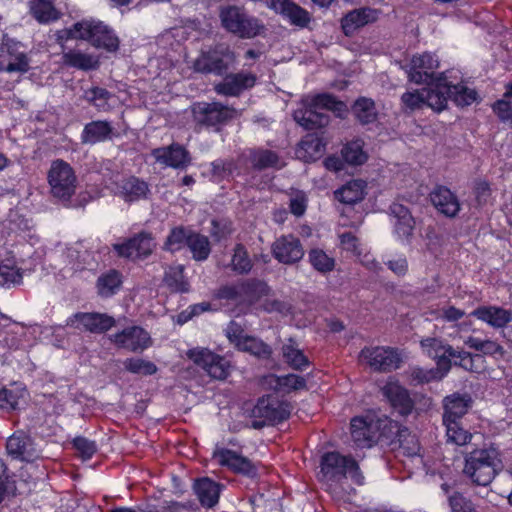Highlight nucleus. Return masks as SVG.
<instances>
[{
    "instance_id": "nucleus-1",
    "label": "nucleus",
    "mask_w": 512,
    "mask_h": 512,
    "mask_svg": "<svg viewBox=\"0 0 512 512\" xmlns=\"http://www.w3.org/2000/svg\"><path fill=\"white\" fill-rule=\"evenodd\" d=\"M347 478L357 486L365 484V476L353 455L339 451H327L321 455L317 479L326 492L332 493Z\"/></svg>"
},
{
    "instance_id": "nucleus-2",
    "label": "nucleus",
    "mask_w": 512,
    "mask_h": 512,
    "mask_svg": "<svg viewBox=\"0 0 512 512\" xmlns=\"http://www.w3.org/2000/svg\"><path fill=\"white\" fill-rule=\"evenodd\" d=\"M500 464L496 448H477L466 454L463 473L475 485L488 486L498 474Z\"/></svg>"
},
{
    "instance_id": "nucleus-3",
    "label": "nucleus",
    "mask_w": 512,
    "mask_h": 512,
    "mask_svg": "<svg viewBox=\"0 0 512 512\" xmlns=\"http://www.w3.org/2000/svg\"><path fill=\"white\" fill-rule=\"evenodd\" d=\"M420 346L423 353L436 362V367L442 370V375H446L453 364L466 370L472 369L473 358L471 353L456 350L440 338H424L420 341Z\"/></svg>"
},
{
    "instance_id": "nucleus-4",
    "label": "nucleus",
    "mask_w": 512,
    "mask_h": 512,
    "mask_svg": "<svg viewBox=\"0 0 512 512\" xmlns=\"http://www.w3.org/2000/svg\"><path fill=\"white\" fill-rule=\"evenodd\" d=\"M235 60L234 52L225 44H216L202 50L193 62L195 72L223 76Z\"/></svg>"
},
{
    "instance_id": "nucleus-5",
    "label": "nucleus",
    "mask_w": 512,
    "mask_h": 512,
    "mask_svg": "<svg viewBox=\"0 0 512 512\" xmlns=\"http://www.w3.org/2000/svg\"><path fill=\"white\" fill-rule=\"evenodd\" d=\"M267 393L258 397V428L264 425L275 426L288 420L291 415V402L276 391L266 390Z\"/></svg>"
},
{
    "instance_id": "nucleus-6",
    "label": "nucleus",
    "mask_w": 512,
    "mask_h": 512,
    "mask_svg": "<svg viewBox=\"0 0 512 512\" xmlns=\"http://www.w3.org/2000/svg\"><path fill=\"white\" fill-rule=\"evenodd\" d=\"M83 34L80 40L88 42L96 49H102L110 53L118 51L120 39L114 29L101 20L82 19L78 21V26L82 27Z\"/></svg>"
},
{
    "instance_id": "nucleus-7",
    "label": "nucleus",
    "mask_w": 512,
    "mask_h": 512,
    "mask_svg": "<svg viewBox=\"0 0 512 512\" xmlns=\"http://www.w3.org/2000/svg\"><path fill=\"white\" fill-rule=\"evenodd\" d=\"M360 358L372 371L379 373L395 371L403 363L401 350L391 346H365L360 351Z\"/></svg>"
},
{
    "instance_id": "nucleus-8",
    "label": "nucleus",
    "mask_w": 512,
    "mask_h": 512,
    "mask_svg": "<svg viewBox=\"0 0 512 512\" xmlns=\"http://www.w3.org/2000/svg\"><path fill=\"white\" fill-rule=\"evenodd\" d=\"M47 179L54 197L69 200L75 193L77 178L73 168L64 160L52 162Z\"/></svg>"
},
{
    "instance_id": "nucleus-9",
    "label": "nucleus",
    "mask_w": 512,
    "mask_h": 512,
    "mask_svg": "<svg viewBox=\"0 0 512 512\" xmlns=\"http://www.w3.org/2000/svg\"><path fill=\"white\" fill-rule=\"evenodd\" d=\"M194 122L202 127H219L233 118L234 109L221 102H195L191 106Z\"/></svg>"
},
{
    "instance_id": "nucleus-10",
    "label": "nucleus",
    "mask_w": 512,
    "mask_h": 512,
    "mask_svg": "<svg viewBox=\"0 0 512 512\" xmlns=\"http://www.w3.org/2000/svg\"><path fill=\"white\" fill-rule=\"evenodd\" d=\"M187 357L213 379L224 380L230 374V361L208 348L196 347L189 349Z\"/></svg>"
},
{
    "instance_id": "nucleus-11",
    "label": "nucleus",
    "mask_w": 512,
    "mask_h": 512,
    "mask_svg": "<svg viewBox=\"0 0 512 512\" xmlns=\"http://www.w3.org/2000/svg\"><path fill=\"white\" fill-rule=\"evenodd\" d=\"M219 18L222 27L239 38L246 39L256 36V28L245 10L235 5L220 8Z\"/></svg>"
},
{
    "instance_id": "nucleus-12",
    "label": "nucleus",
    "mask_w": 512,
    "mask_h": 512,
    "mask_svg": "<svg viewBox=\"0 0 512 512\" xmlns=\"http://www.w3.org/2000/svg\"><path fill=\"white\" fill-rule=\"evenodd\" d=\"M381 394L391 409L401 417H407L415 409V401L410 391L395 377H389L381 387Z\"/></svg>"
},
{
    "instance_id": "nucleus-13",
    "label": "nucleus",
    "mask_w": 512,
    "mask_h": 512,
    "mask_svg": "<svg viewBox=\"0 0 512 512\" xmlns=\"http://www.w3.org/2000/svg\"><path fill=\"white\" fill-rule=\"evenodd\" d=\"M110 339L116 347L133 353H142L153 345L150 333L138 325L125 327Z\"/></svg>"
},
{
    "instance_id": "nucleus-14",
    "label": "nucleus",
    "mask_w": 512,
    "mask_h": 512,
    "mask_svg": "<svg viewBox=\"0 0 512 512\" xmlns=\"http://www.w3.org/2000/svg\"><path fill=\"white\" fill-rule=\"evenodd\" d=\"M20 42L5 39L0 47V73H26L30 69L29 58L21 50Z\"/></svg>"
},
{
    "instance_id": "nucleus-15",
    "label": "nucleus",
    "mask_w": 512,
    "mask_h": 512,
    "mask_svg": "<svg viewBox=\"0 0 512 512\" xmlns=\"http://www.w3.org/2000/svg\"><path fill=\"white\" fill-rule=\"evenodd\" d=\"M349 431L356 448H371L377 441V419L371 415H356L350 419Z\"/></svg>"
},
{
    "instance_id": "nucleus-16",
    "label": "nucleus",
    "mask_w": 512,
    "mask_h": 512,
    "mask_svg": "<svg viewBox=\"0 0 512 512\" xmlns=\"http://www.w3.org/2000/svg\"><path fill=\"white\" fill-rule=\"evenodd\" d=\"M67 326L91 333H105L115 326L112 316L99 312H77L66 320Z\"/></svg>"
},
{
    "instance_id": "nucleus-17",
    "label": "nucleus",
    "mask_w": 512,
    "mask_h": 512,
    "mask_svg": "<svg viewBox=\"0 0 512 512\" xmlns=\"http://www.w3.org/2000/svg\"><path fill=\"white\" fill-rule=\"evenodd\" d=\"M115 195L127 204L147 200L151 196L150 185L137 176H126L115 182Z\"/></svg>"
},
{
    "instance_id": "nucleus-18",
    "label": "nucleus",
    "mask_w": 512,
    "mask_h": 512,
    "mask_svg": "<svg viewBox=\"0 0 512 512\" xmlns=\"http://www.w3.org/2000/svg\"><path fill=\"white\" fill-rule=\"evenodd\" d=\"M6 451L13 460L22 462H33L39 456L33 439L22 430L7 438Z\"/></svg>"
},
{
    "instance_id": "nucleus-19",
    "label": "nucleus",
    "mask_w": 512,
    "mask_h": 512,
    "mask_svg": "<svg viewBox=\"0 0 512 512\" xmlns=\"http://www.w3.org/2000/svg\"><path fill=\"white\" fill-rule=\"evenodd\" d=\"M258 388L276 391L286 397L292 391L305 389L306 380L304 377L292 373L283 376L267 374L258 378Z\"/></svg>"
},
{
    "instance_id": "nucleus-20",
    "label": "nucleus",
    "mask_w": 512,
    "mask_h": 512,
    "mask_svg": "<svg viewBox=\"0 0 512 512\" xmlns=\"http://www.w3.org/2000/svg\"><path fill=\"white\" fill-rule=\"evenodd\" d=\"M154 246L152 234L141 231L122 243L115 244L114 250L121 257L130 258L135 255L138 258H146L152 253Z\"/></svg>"
},
{
    "instance_id": "nucleus-21",
    "label": "nucleus",
    "mask_w": 512,
    "mask_h": 512,
    "mask_svg": "<svg viewBox=\"0 0 512 512\" xmlns=\"http://www.w3.org/2000/svg\"><path fill=\"white\" fill-rule=\"evenodd\" d=\"M267 6L293 26L305 28L311 22L310 13L293 0H270Z\"/></svg>"
},
{
    "instance_id": "nucleus-22",
    "label": "nucleus",
    "mask_w": 512,
    "mask_h": 512,
    "mask_svg": "<svg viewBox=\"0 0 512 512\" xmlns=\"http://www.w3.org/2000/svg\"><path fill=\"white\" fill-rule=\"evenodd\" d=\"M439 66V60L436 54L424 52L414 55L411 59L408 78L415 84H424L432 82L434 70Z\"/></svg>"
},
{
    "instance_id": "nucleus-23",
    "label": "nucleus",
    "mask_w": 512,
    "mask_h": 512,
    "mask_svg": "<svg viewBox=\"0 0 512 512\" xmlns=\"http://www.w3.org/2000/svg\"><path fill=\"white\" fill-rule=\"evenodd\" d=\"M155 160L173 169H185L191 164L190 152L181 144L173 142L168 146L152 150Z\"/></svg>"
},
{
    "instance_id": "nucleus-24",
    "label": "nucleus",
    "mask_w": 512,
    "mask_h": 512,
    "mask_svg": "<svg viewBox=\"0 0 512 512\" xmlns=\"http://www.w3.org/2000/svg\"><path fill=\"white\" fill-rule=\"evenodd\" d=\"M272 254L278 262L294 264L304 256V249L300 239L294 235H283L272 245Z\"/></svg>"
},
{
    "instance_id": "nucleus-25",
    "label": "nucleus",
    "mask_w": 512,
    "mask_h": 512,
    "mask_svg": "<svg viewBox=\"0 0 512 512\" xmlns=\"http://www.w3.org/2000/svg\"><path fill=\"white\" fill-rule=\"evenodd\" d=\"M256 77L244 72L227 73L223 75L222 81L214 85V91L218 95L226 97H238L245 90L255 85Z\"/></svg>"
},
{
    "instance_id": "nucleus-26",
    "label": "nucleus",
    "mask_w": 512,
    "mask_h": 512,
    "mask_svg": "<svg viewBox=\"0 0 512 512\" xmlns=\"http://www.w3.org/2000/svg\"><path fill=\"white\" fill-rule=\"evenodd\" d=\"M377 20V11L370 7L353 9L341 19V28L346 36H352L358 29Z\"/></svg>"
},
{
    "instance_id": "nucleus-27",
    "label": "nucleus",
    "mask_w": 512,
    "mask_h": 512,
    "mask_svg": "<svg viewBox=\"0 0 512 512\" xmlns=\"http://www.w3.org/2000/svg\"><path fill=\"white\" fill-rule=\"evenodd\" d=\"M470 316L475 317L495 329L504 328L512 321L511 310L493 305L478 306L470 313Z\"/></svg>"
},
{
    "instance_id": "nucleus-28",
    "label": "nucleus",
    "mask_w": 512,
    "mask_h": 512,
    "mask_svg": "<svg viewBox=\"0 0 512 512\" xmlns=\"http://www.w3.org/2000/svg\"><path fill=\"white\" fill-rule=\"evenodd\" d=\"M430 198L435 208L447 217H455L460 211L458 197L446 186H436L431 192Z\"/></svg>"
},
{
    "instance_id": "nucleus-29",
    "label": "nucleus",
    "mask_w": 512,
    "mask_h": 512,
    "mask_svg": "<svg viewBox=\"0 0 512 512\" xmlns=\"http://www.w3.org/2000/svg\"><path fill=\"white\" fill-rule=\"evenodd\" d=\"M318 110L320 109L312 107V100L310 99L304 108L294 111L293 118L297 124L306 130L324 128L329 124L330 117Z\"/></svg>"
},
{
    "instance_id": "nucleus-30",
    "label": "nucleus",
    "mask_w": 512,
    "mask_h": 512,
    "mask_svg": "<svg viewBox=\"0 0 512 512\" xmlns=\"http://www.w3.org/2000/svg\"><path fill=\"white\" fill-rule=\"evenodd\" d=\"M242 162V158L238 159L234 158H218L210 163L209 177L210 180L215 183H220L222 181H230L234 179L235 176L240 175V163Z\"/></svg>"
},
{
    "instance_id": "nucleus-31",
    "label": "nucleus",
    "mask_w": 512,
    "mask_h": 512,
    "mask_svg": "<svg viewBox=\"0 0 512 512\" xmlns=\"http://www.w3.org/2000/svg\"><path fill=\"white\" fill-rule=\"evenodd\" d=\"M256 293V278L242 281L237 284H226L215 291V298L232 302L241 301L246 296Z\"/></svg>"
},
{
    "instance_id": "nucleus-32",
    "label": "nucleus",
    "mask_w": 512,
    "mask_h": 512,
    "mask_svg": "<svg viewBox=\"0 0 512 512\" xmlns=\"http://www.w3.org/2000/svg\"><path fill=\"white\" fill-rule=\"evenodd\" d=\"M214 457L221 466L228 467L236 473H242L253 477L254 466L252 463L241 455L227 448H222L214 453Z\"/></svg>"
},
{
    "instance_id": "nucleus-33",
    "label": "nucleus",
    "mask_w": 512,
    "mask_h": 512,
    "mask_svg": "<svg viewBox=\"0 0 512 512\" xmlns=\"http://www.w3.org/2000/svg\"><path fill=\"white\" fill-rule=\"evenodd\" d=\"M446 94L455 106L464 108L479 103L481 97L474 88L468 87L463 81L453 84L447 80Z\"/></svg>"
},
{
    "instance_id": "nucleus-34",
    "label": "nucleus",
    "mask_w": 512,
    "mask_h": 512,
    "mask_svg": "<svg viewBox=\"0 0 512 512\" xmlns=\"http://www.w3.org/2000/svg\"><path fill=\"white\" fill-rule=\"evenodd\" d=\"M123 275L117 269H109L99 275L96 280L98 296L107 299L115 296L122 288Z\"/></svg>"
},
{
    "instance_id": "nucleus-35",
    "label": "nucleus",
    "mask_w": 512,
    "mask_h": 512,
    "mask_svg": "<svg viewBox=\"0 0 512 512\" xmlns=\"http://www.w3.org/2000/svg\"><path fill=\"white\" fill-rule=\"evenodd\" d=\"M221 486L208 477L197 479L194 484V491L200 504L206 508L214 507L220 497Z\"/></svg>"
},
{
    "instance_id": "nucleus-36",
    "label": "nucleus",
    "mask_w": 512,
    "mask_h": 512,
    "mask_svg": "<svg viewBox=\"0 0 512 512\" xmlns=\"http://www.w3.org/2000/svg\"><path fill=\"white\" fill-rule=\"evenodd\" d=\"M113 133V127L106 120H94L85 124L81 141L85 144H96L108 140Z\"/></svg>"
},
{
    "instance_id": "nucleus-37",
    "label": "nucleus",
    "mask_w": 512,
    "mask_h": 512,
    "mask_svg": "<svg viewBox=\"0 0 512 512\" xmlns=\"http://www.w3.org/2000/svg\"><path fill=\"white\" fill-rule=\"evenodd\" d=\"M447 78L440 77L434 88H424L425 106L440 113L447 108L449 97L446 94Z\"/></svg>"
},
{
    "instance_id": "nucleus-38",
    "label": "nucleus",
    "mask_w": 512,
    "mask_h": 512,
    "mask_svg": "<svg viewBox=\"0 0 512 512\" xmlns=\"http://www.w3.org/2000/svg\"><path fill=\"white\" fill-rule=\"evenodd\" d=\"M469 408V400L461 395H451L444 400L443 424L461 422Z\"/></svg>"
},
{
    "instance_id": "nucleus-39",
    "label": "nucleus",
    "mask_w": 512,
    "mask_h": 512,
    "mask_svg": "<svg viewBox=\"0 0 512 512\" xmlns=\"http://www.w3.org/2000/svg\"><path fill=\"white\" fill-rule=\"evenodd\" d=\"M366 183L361 179H353L334 192L335 198L347 205H354L365 197Z\"/></svg>"
},
{
    "instance_id": "nucleus-40",
    "label": "nucleus",
    "mask_w": 512,
    "mask_h": 512,
    "mask_svg": "<svg viewBox=\"0 0 512 512\" xmlns=\"http://www.w3.org/2000/svg\"><path fill=\"white\" fill-rule=\"evenodd\" d=\"M61 59L65 67L81 71L96 70L99 67V60L97 58L79 50L72 49L64 52Z\"/></svg>"
},
{
    "instance_id": "nucleus-41",
    "label": "nucleus",
    "mask_w": 512,
    "mask_h": 512,
    "mask_svg": "<svg viewBox=\"0 0 512 512\" xmlns=\"http://www.w3.org/2000/svg\"><path fill=\"white\" fill-rule=\"evenodd\" d=\"M183 265L170 266L164 274V283L172 293H187L190 290V284L184 274Z\"/></svg>"
},
{
    "instance_id": "nucleus-42",
    "label": "nucleus",
    "mask_w": 512,
    "mask_h": 512,
    "mask_svg": "<svg viewBox=\"0 0 512 512\" xmlns=\"http://www.w3.org/2000/svg\"><path fill=\"white\" fill-rule=\"evenodd\" d=\"M352 112L356 120L362 125L374 123L378 118L374 100L364 96H360L354 101Z\"/></svg>"
},
{
    "instance_id": "nucleus-43",
    "label": "nucleus",
    "mask_w": 512,
    "mask_h": 512,
    "mask_svg": "<svg viewBox=\"0 0 512 512\" xmlns=\"http://www.w3.org/2000/svg\"><path fill=\"white\" fill-rule=\"evenodd\" d=\"M282 356L287 365L296 371H304L311 362L308 357L300 350L293 339H289V343L282 346Z\"/></svg>"
},
{
    "instance_id": "nucleus-44",
    "label": "nucleus",
    "mask_w": 512,
    "mask_h": 512,
    "mask_svg": "<svg viewBox=\"0 0 512 512\" xmlns=\"http://www.w3.org/2000/svg\"><path fill=\"white\" fill-rule=\"evenodd\" d=\"M312 107L331 111L336 117L344 118L348 112V107L344 101L337 99L331 93H319L312 98Z\"/></svg>"
},
{
    "instance_id": "nucleus-45",
    "label": "nucleus",
    "mask_w": 512,
    "mask_h": 512,
    "mask_svg": "<svg viewBox=\"0 0 512 512\" xmlns=\"http://www.w3.org/2000/svg\"><path fill=\"white\" fill-rule=\"evenodd\" d=\"M192 232L193 229L183 225L171 228L164 241L163 250L170 253L181 251L184 247H187Z\"/></svg>"
},
{
    "instance_id": "nucleus-46",
    "label": "nucleus",
    "mask_w": 512,
    "mask_h": 512,
    "mask_svg": "<svg viewBox=\"0 0 512 512\" xmlns=\"http://www.w3.org/2000/svg\"><path fill=\"white\" fill-rule=\"evenodd\" d=\"M325 149L323 140L314 134H307L299 143L297 152L306 162L318 159Z\"/></svg>"
},
{
    "instance_id": "nucleus-47",
    "label": "nucleus",
    "mask_w": 512,
    "mask_h": 512,
    "mask_svg": "<svg viewBox=\"0 0 512 512\" xmlns=\"http://www.w3.org/2000/svg\"><path fill=\"white\" fill-rule=\"evenodd\" d=\"M187 248L192 254V259L197 262L206 261L211 254L209 238L194 230L190 234Z\"/></svg>"
},
{
    "instance_id": "nucleus-48",
    "label": "nucleus",
    "mask_w": 512,
    "mask_h": 512,
    "mask_svg": "<svg viewBox=\"0 0 512 512\" xmlns=\"http://www.w3.org/2000/svg\"><path fill=\"white\" fill-rule=\"evenodd\" d=\"M308 262L315 271L321 274L332 272L336 265L334 257L328 255L321 248H312L308 251Z\"/></svg>"
},
{
    "instance_id": "nucleus-49",
    "label": "nucleus",
    "mask_w": 512,
    "mask_h": 512,
    "mask_svg": "<svg viewBox=\"0 0 512 512\" xmlns=\"http://www.w3.org/2000/svg\"><path fill=\"white\" fill-rule=\"evenodd\" d=\"M341 155L348 165L359 166L364 164L368 156L363 150V143L361 140H352L343 145Z\"/></svg>"
},
{
    "instance_id": "nucleus-50",
    "label": "nucleus",
    "mask_w": 512,
    "mask_h": 512,
    "mask_svg": "<svg viewBox=\"0 0 512 512\" xmlns=\"http://www.w3.org/2000/svg\"><path fill=\"white\" fill-rule=\"evenodd\" d=\"M227 336L238 350L256 355V338L243 335V330L239 326H231L227 332Z\"/></svg>"
},
{
    "instance_id": "nucleus-51",
    "label": "nucleus",
    "mask_w": 512,
    "mask_h": 512,
    "mask_svg": "<svg viewBox=\"0 0 512 512\" xmlns=\"http://www.w3.org/2000/svg\"><path fill=\"white\" fill-rule=\"evenodd\" d=\"M55 0H32L31 11L34 18L40 23H48L57 19Z\"/></svg>"
},
{
    "instance_id": "nucleus-52",
    "label": "nucleus",
    "mask_w": 512,
    "mask_h": 512,
    "mask_svg": "<svg viewBox=\"0 0 512 512\" xmlns=\"http://www.w3.org/2000/svg\"><path fill=\"white\" fill-rule=\"evenodd\" d=\"M123 365H124V368L126 371H128L132 374H137V375H142V376H151V375L156 374L158 371V367L156 366L155 363H153L152 361H149V360L142 359V358H136V357L127 358L123 362Z\"/></svg>"
},
{
    "instance_id": "nucleus-53",
    "label": "nucleus",
    "mask_w": 512,
    "mask_h": 512,
    "mask_svg": "<svg viewBox=\"0 0 512 512\" xmlns=\"http://www.w3.org/2000/svg\"><path fill=\"white\" fill-rule=\"evenodd\" d=\"M401 432V426L397 421L389 418L377 419V434L379 433V437L386 439L390 443L395 441L402 443Z\"/></svg>"
},
{
    "instance_id": "nucleus-54",
    "label": "nucleus",
    "mask_w": 512,
    "mask_h": 512,
    "mask_svg": "<svg viewBox=\"0 0 512 512\" xmlns=\"http://www.w3.org/2000/svg\"><path fill=\"white\" fill-rule=\"evenodd\" d=\"M446 435L448 441L458 446L468 444L472 439V433L465 429L461 422L450 421V424H445Z\"/></svg>"
},
{
    "instance_id": "nucleus-55",
    "label": "nucleus",
    "mask_w": 512,
    "mask_h": 512,
    "mask_svg": "<svg viewBox=\"0 0 512 512\" xmlns=\"http://www.w3.org/2000/svg\"><path fill=\"white\" fill-rule=\"evenodd\" d=\"M231 263L233 271L238 274H247L252 269L251 259L243 244H236Z\"/></svg>"
},
{
    "instance_id": "nucleus-56",
    "label": "nucleus",
    "mask_w": 512,
    "mask_h": 512,
    "mask_svg": "<svg viewBox=\"0 0 512 512\" xmlns=\"http://www.w3.org/2000/svg\"><path fill=\"white\" fill-rule=\"evenodd\" d=\"M442 370L439 368L425 369L422 367H413L410 371V380L414 385H422L430 383L434 380L442 379Z\"/></svg>"
},
{
    "instance_id": "nucleus-57",
    "label": "nucleus",
    "mask_w": 512,
    "mask_h": 512,
    "mask_svg": "<svg viewBox=\"0 0 512 512\" xmlns=\"http://www.w3.org/2000/svg\"><path fill=\"white\" fill-rule=\"evenodd\" d=\"M110 98L111 93L106 88L98 86H93L84 92V99L98 110H105Z\"/></svg>"
},
{
    "instance_id": "nucleus-58",
    "label": "nucleus",
    "mask_w": 512,
    "mask_h": 512,
    "mask_svg": "<svg viewBox=\"0 0 512 512\" xmlns=\"http://www.w3.org/2000/svg\"><path fill=\"white\" fill-rule=\"evenodd\" d=\"M472 192L477 206L483 207L492 196L491 184L485 179L477 178L473 182Z\"/></svg>"
},
{
    "instance_id": "nucleus-59",
    "label": "nucleus",
    "mask_w": 512,
    "mask_h": 512,
    "mask_svg": "<svg viewBox=\"0 0 512 512\" xmlns=\"http://www.w3.org/2000/svg\"><path fill=\"white\" fill-rule=\"evenodd\" d=\"M22 279L23 274L20 269L0 262V286L19 285L22 283Z\"/></svg>"
},
{
    "instance_id": "nucleus-60",
    "label": "nucleus",
    "mask_w": 512,
    "mask_h": 512,
    "mask_svg": "<svg viewBox=\"0 0 512 512\" xmlns=\"http://www.w3.org/2000/svg\"><path fill=\"white\" fill-rule=\"evenodd\" d=\"M72 446L83 460L91 459L97 452V445L95 441L89 440L84 436L75 437L72 440Z\"/></svg>"
},
{
    "instance_id": "nucleus-61",
    "label": "nucleus",
    "mask_w": 512,
    "mask_h": 512,
    "mask_svg": "<svg viewBox=\"0 0 512 512\" xmlns=\"http://www.w3.org/2000/svg\"><path fill=\"white\" fill-rule=\"evenodd\" d=\"M401 102L410 111L421 109L425 106L424 88L421 90L407 91L402 94Z\"/></svg>"
},
{
    "instance_id": "nucleus-62",
    "label": "nucleus",
    "mask_w": 512,
    "mask_h": 512,
    "mask_svg": "<svg viewBox=\"0 0 512 512\" xmlns=\"http://www.w3.org/2000/svg\"><path fill=\"white\" fill-rule=\"evenodd\" d=\"M19 394L13 390L7 389L0 384V409L6 411L15 410L19 402Z\"/></svg>"
},
{
    "instance_id": "nucleus-63",
    "label": "nucleus",
    "mask_w": 512,
    "mask_h": 512,
    "mask_svg": "<svg viewBox=\"0 0 512 512\" xmlns=\"http://www.w3.org/2000/svg\"><path fill=\"white\" fill-rule=\"evenodd\" d=\"M491 108L501 122L512 121V105L509 101L499 99L492 104Z\"/></svg>"
},
{
    "instance_id": "nucleus-64",
    "label": "nucleus",
    "mask_w": 512,
    "mask_h": 512,
    "mask_svg": "<svg viewBox=\"0 0 512 512\" xmlns=\"http://www.w3.org/2000/svg\"><path fill=\"white\" fill-rule=\"evenodd\" d=\"M449 506L453 512H471L472 503L460 492H454L449 496Z\"/></svg>"
}]
</instances>
